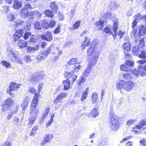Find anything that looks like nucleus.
<instances>
[{
    "mask_svg": "<svg viewBox=\"0 0 146 146\" xmlns=\"http://www.w3.org/2000/svg\"><path fill=\"white\" fill-rule=\"evenodd\" d=\"M110 125L111 129L113 131H117L119 127L120 118L112 111L110 112Z\"/></svg>",
    "mask_w": 146,
    "mask_h": 146,
    "instance_id": "nucleus-1",
    "label": "nucleus"
},
{
    "mask_svg": "<svg viewBox=\"0 0 146 146\" xmlns=\"http://www.w3.org/2000/svg\"><path fill=\"white\" fill-rule=\"evenodd\" d=\"M38 94L35 93L33 100L31 104V107L30 109V113L31 115L36 116L39 112V110L35 108L38 103Z\"/></svg>",
    "mask_w": 146,
    "mask_h": 146,
    "instance_id": "nucleus-2",
    "label": "nucleus"
},
{
    "mask_svg": "<svg viewBox=\"0 0 146 146\" xmlns=\"http://www.w3.org/2000/svg\"><path fill=\"white\" fill-rule=\"evenodd\" d=\"M20 85V84H17L15 82H11L9 86V88L7 90V93L9 94L11 96L13 97L14 95L12 91L17 90L19 88Z\"/></svg>",
    "mask_w": 146,
    "mask_h": 146,
    "instance_id": "nucleus-3",
    "label": "nucleus"
},
{
    "mask_svg": "<svg viewBox=\"0 0 146 146\" xmlns=\"http://www.w3.org/2000/svg\"><path fill=\"white\" fill-rule=\"evenodd\" d=\"M118 29L117 23L115 21L114 22V26L113 28V31L114 34H113L111 29L109 27H106L104 29V31L106 33H108L110 35H112L113 36L114 39H115L116 37L117 31Z\"/></svg>",
    "mask_w": 146,
    "mask_h": 146,
    "instance_id": "nucleus-4",
    "label": "nucleus"
},
{
    "mask_svg": "<svg viewBox=\"0 0 146 146\" xmlns=\"http://www.w3.org/2000/svg\"><path fill=\"white\" fill-rule=\"evenodd\" d=\"M44 76L41 72L36 73L34 75L31 76L29 78L30 82L35 85L37 83L40 78Z\"/></svg>",
    "mask_w": 146,
    "mask_h": 146,
    "instance_id": "nucleus-5",
    "label": "nucleus"
},
{
    "mask_svg": "<svg viewBox=\"0 0 146 146\" xmlns=\"http://www.w3.org/2000/svg\"><path fill=\"white\" fill-rule=\"evenodd\" d=\"M14 102L13 100L10 98H9L5 100V103L2 106V111H5L9 110Z\"/></svg>",
    "mask_w": 146,
    "mask_h": 146,
    "instance_id": "nucleus-6",
    "label": "nucleus"
},
{
    "mask_svg": "<svg viewBox=\"0 0 146 146\" xmlns=\"http://www.w3.org/2000/svg\"><path fill=\"white\" fill-rule=\"evenodd\" d=\"M99 56L100 54L98 52H95V53H93L92 58L89 62L88 64L93 67L96 64Z\"/></svg>",
    "mask_w": 146,
    "mask_h": 146,
    "instance_id": "nucleus-7",
    "label": "nucleus"
},
{
    "mask_svg": "<svg viewBox=\"0 0 146 146\" xmlns=\"http://www.w3.org/2000/svg\"><path fill=\"white\" fill-rule=\"evenodd\" d=\"M135 83L131 81L126 82L125 81L123 90L127 92H130L135 86Z\"/></svg>",
    "mask_w": 146,
    "mask_h": 146,
    "instance_id": "nucleus-8",
    "label": "nucleus"
},
{
    "mask_svg": "<svg viewBox=\"0 0 146 146\" xmlns=\"http://www.w3.org/2000/svg\"><path fill=\"white\" fill-rule=\"evenodd\" d=\"M53 137V135L51 134H46L43 137V140L41 141V145H44L46 143L49 142Z\"/></svg>",
    "mask_w": 146,
    "mask_h": 146,
    "instance_id": "nucleus-9",
    "label": "nucleus"
},
{
    "mask_svg": "<svg viewBox=\"0 0 146 146\" xmlns=\"http://www.w3.org/2000/svg\"><path fill=\"white\" fill-rule=\"evenodd\" d=\"M48 54L47 52L44 50L40 52L39 54L36 56V59L39 61H40L42 59H45L47 56Z\"/></svg>",
    "mask_w": 146,
    "mask_h": 146,
    "instance_id": "nucleus-10",
    "label": "nucleus"
},
{
    "mask_svg": "<svg viewBox=\"0 0 146 146\" xmlns=\"http://www.w3.org/2000/svg\"><path fill=\"white\" fill-rule=\"evenodd\" d=\"M41 38L42 39L46 41H50L52 39V37L50 32L47 31L45 34L41 36Z\"/></svg>",
    "mask_w": 146,
    "mask_h": 146,
    "instance_id": "nucleus-11",
    "label": "nucleus"
},
{
    "mask_svg": "<svg viewBox=\"0 0 146 146\" xmlns=\"http://www.w3.org/2000/svg\"><path fill=\"white\" fill-rule=\"evenodd\" d=\"M92 67L93 66L88 64L86 68L83 72V76H88L91 72Z\"/></svg>",
    "mask_w": 146,
    "mask_h": 146,
    "instance_id": "nucleus-12",
    "label": "nucleus"
},
{
    "mask_svg": "<svg viewBox=\"0 0 146 146\" xmlns=\"http://www.w3.org/2000/svg\"><path fill=\"white\" fill-rule=\"evenodd\" d=\"M98 52L95 48V46H91L88 49L87 52V55L88 56H90L92 55H93V53L95 52Z\"/></svg>",
    "mask_w": 146,
    "mask_h": 146,
    "instance_id": "nucleus-13",
    "label": "nucleus"
},
{
    "mask_svg": "<svg viewBox=\"0 0 146 146\" xmlns=\"http://www.w3.org/2000/svg\"><path fill=\"white\" fill-rule=\"evenodd\" d=\"M9 59L10 61H12L14 62H17L19 64H23L22 60L17 55L14 58H12L11 56H9Z\"/></svg>",
    "mask_w": 146,
    "mask_h": 146,
    "instance_id": "nucleus-14",
    "label": "nucleus"
},
{
    "mask_svg": "<svg viewBox=\"0 0 146 146\" xmlns=\"http://www.w3.org/2000/svg\"><path fill=\"white\" fill-rule=\"evenodd\" d=\"M66 95V94L65 93H61L54 100V103L55 104H56L60 102L63 98L65 97Z\"/></svg>",
    "mask_w": 146,
    "mask_h": 146,
    "instance_id": "nucleus-15",
    "label": "nucleus"
},
{
    "mask_svg": "<svg viewBox=\"0 0 146 146\" xmlns=\"http://www.w3.org/2000/svg\"><path fill=\"white\" fill-rule=\"evenodd\" d=\"M137 129H140L144 127L143 128L146 127V119H143L140 121L136 126Z\"/></svg>",
    "mask_w": 146,
    "mask_h": 146,
    "instance_id": "nucleus-16",
    "label": "nucleus"
},
{
    "mask_svg": "<svg viewBox=\"0 0 146 146\" xmlns=\"http://www.w3.org/2000/svg\"><path fill=\"white\" fill-rule=\"evenodd\" d=\"M89 89V87H88L86 88L85 91L82 92L81 98V102H84L88 94Z\"/></svg>",
    "mask_w": 146,
    "mask_h": 146,
    "instance_id": "nucleus-17",
    "label": "nucleus"
},
{
    "mask_svg": "<svg viewBox=\"0 0 146 146\" xmlns=\"http://www.w3.org/2000/svg\"><path fill=\"white\" fill-rule=\"evenodd\" d=\"M90 38L88 37H85V40L83 42L82 44V47H83L82 49L83 50L85 49V47L88 46L90 44Z\"/></svg>",
    "mask_w": 146,
    "mask_h": 146,
    "instance_id": "nucleus-18",
    "label": "nucleus"
},
{
    "mask_svg": "<svg viewBox=\"0 0 146 146\" xmlns=\"http://www.w3.org/2000/svg\"><path fill=\"white\" fill-rule=\"evenodd\" d=\"M29 101V99L28 97H26L24 99L23 102L21 105V107L23 111H24L28 106V102Z\"/></svg>",
    "mask_w": 146,
    "mask_h": 146,
    "instance_id": "nucleus-19",
    "label": "nucleus"
},
{
    "mask_svg": "<svg viewBox=\"0 0 146 146\" xmlns=\"http://www.w3.org/2000/svg\"><path fill=\"white\" fill-rule=\"evenodd\" d=\"M27 44V42L22 39L20 40L18 43V45L20 48L26 47Z\"/></svg>",
    "mask_w": 146,
    "mask_h": 146,
    "instance_id": "nucleus-20",
    "label": "nucleus"
},
{
    "mask_svg": "<svg viewBox=\"0 0 146 146\" xmlns=\"http://www.w3.org/2000/svg\"><path fill=\"white\" fill-rule=\"evenodd\" d=\"M119 7L118 3L116 1H112L109 5V7L111 10H114Z\"/></svg>",
    "mask_w": 146,
    "mask_h": 146,
    "instance_id": "nucleus-21",
    "label": "nucleus"
},
{
    "mask_svg": "<svg viewBox=\"0 0 146 146\" xmlns=\"http://www.w3.org/2000/svg\"><path fill=\"white\" fill-rule=\"evenodd\" d=\"M13 6L14 9H19L21 7V3L17 0H15L13 3Z\"/></svg>",
    "mask_w": 146,
    "mask_h": 146,
    "instance_id": "nucleus-22",
    "label": "nucleus"
},
{
    "mask_svg": "<svg viewBox=\"0 0 146 146\" xmlns=\"http://www.w3.org/2000/svg\"><path fill=\"white\" fill-rule=\"evenodd\" d=\"M28 10L25 8H22L20 11V14L23 18H25L27 16Z\"/></svg>",
    "mask_w": 146,
    "mask_h": 146,
    "instance_id": "nucleus-23",
    "label": "nucleus"
},
{
    "mask_svg": "<svg viewBox=\"0 0 146 146\" xmlns=\"http://www.w3.org/2000/svg\"><path fill=\"white\" fill-rule=\"evenodd\" d=\"M70 82L69 80H65L63 81L62 83L64 86V90H67L70 88Z\"/></svg>",
    "mask_w": 146,
    "mask_h": 146,
    "instance_id": "nucleus-24",
    "label": "nucleus"
},
{
    "mask_svg": "<svg viewBox=\"0 0 146 146\" xmlns=\"http://www.w3.org/2000/svg\"><path fill=\"white\" fill-rule=\"evenodd\" d=\"M38 46L36 47L28 46L27 48V51L29 53L32 54L38 49Z\"/></svg>",
    "mask_w": 146,
    "mask_h": 146,
    "instance_id": "nucleus-25",
    "label": "nucleus"
},
{
    "mask_svg": "<svg viewBox=\"0 0 146 146\" xmlns=\"http://www.w3.org/2000/svg\"><path fill=\"white\" fill-rule=\"evenodd\" d=\"M138 68L139 76H144L146 75V71L144 70V69L143 68L142 66H139Z\"/></svg>",
    "mask_w": 146,
    "mask_h": 146,
    "instance_id": "nucleus-26",
    "label": "nucleus"
},
{
    "mask_svg": "<svg viewBox=\"0 0 146 146\" xmlns=\"http://www.w3.org/2000/svg\"><path fill=\"white\" fill-rule=\"evenodd\" d=\"M123 48L125 50L128 51L131 49V44L129 42L124 43L123 45Z\"/></svg>",
    "mask_w": 146,
    "mask_h": 146,
    "instance_id": "nucleus-27",
    "label": "nucleus"
},
{
    "mask_svg": "<svg viewBox=\"0 0 146 146\" xmlns=\"http://www.w3.org/2000/svg\"><path fill=\"white\" fill-rule=\"evenodd\" d=\"M50 110V109L48 107H47L46 108V110L40 119V123H41L43 122L44 120L46 118V116L48 113L49 111Z\"/></svg>",
    "mask_w": 146,
    "mask_h": 146,
    "instance_id": "nucleus-28",
    "label": "nucleus"
},
{
    "mask_svg": "<svg viewBox=\"0 0 146 146\" xmlns=\"http://www.w3.org/2000/svg\"><path fill=\"white\" fill-rule=\"evenodd\" d=\"M125 83V81L124 80H120L116 84V87L119 89H121L122 88L123 89L124 84Z\"/></svg>",
    "mask_w": 146,
    "mask_h": 146,
    "instance_id": "nucleus-29",
    "label": "nucleus"
},
{
    "mask_svg": "<svg viewBox=\"0 0 146 146\" xmlns=\"http://www.w3.org/2000/svg\"><path fill=\"white\" fill-rule=\"evenodd\" d=\"M50 7L52 10L54 12H55L57 11L58 7L56 4L54 2H52L50 3Z\"/></svg>",
    "mask_w": 146,
    "mask_h": 146,
    "instance_id": "nucleus-30",
    "label": "nucleus"
},
{
    "mask_svg": "<svg viewBox=\"0 0 146 146\" xmlns=\"http://www.w3.org/2000/svg\"><path fill=\"white\" fill-rule=\"evenodd\" d=\"M78 59L77 58H71L69 61L66 64V65L67 66L69 65H72L76 64L77 62Z\"/></svg>",
    "mask_w": 146,
    "mask_h": 146,
    "instance_id": "nucleus-31",
    "label": "nucleus"
},
{
    "mask_svg": "<svg viewBox=\"0 0 146 146\" xmlns=\"http://www.w3.org/2000/svg\"><path fill=\"white\" fill-rule=\"evenodd\" d=\"M99 114V112L96 108H94L91 111V115L94 117H96Z\"/></svg>",
    "mask_w": 146,
    "mask_h": 146,
    "instance_id": "nucleus-32",
    "label": "nucleus"
},
{
    "mask_svg": "<svg viewBox=\"0 0 146 146\" xmlns=\"http://www.w3.org/2000/svg\"><path fill=\"white\" fill-rule=\"evenodd\" d=\"M139 47L138 45L134 46L133 49V53L135 55L137 56L139 53Z\"/></svg>",
    "mask_w": 146,
    "mask_h": 146,
    "instance_id": "nucleus-33",
    "label": "nucleus"
},
{
    "mask_svg": "<svg viewBox=\"0 0 146 146\" xmlns=\"http://www.w3.org/2000/svg\"><path fill=\"white\" fill-rule=\"evenodd\" d=\"M98 98V94L96 92L93 93L92 95V99L93 103H95L97 102Z\"/></svg>",
    "mask_w": 146,
    "mask_h": 146,
    "instance_id": "nucleus-34",
    "label": "nucleus"
},
{
    "mask_svg": "<svg viewBox=\"0 0 146 146\" xmlns=\"http://www.w3.org/2000/svg\"><path fill=\"white\" fill-rule=\"evenodd\" d=\"M74 74L73 71H72L70 72H65L64 73V75L66 78H70L72 77Z\"/></svg>",
    "mask_w": 146,
    "mask_h": 146,
    "instance_id": "nucleus-35",
    "label": "nucleus"
},
{
    "mask_svg": "<svg viewBox=\"0 0 146 146\" xmlns=\"http://www.w3.org/2000/svg\"><path fill=\"white\" fill-rule=\"evenodd\" d=\"M42 26L44 29H47L49 27V24L46 20H43L42 22Z\"/></svg>",
    "mask_w": 146,
    "mask_h": 146,
    "instance_id": "nucleus-36",
    "label": "nucleus"
},
{
    "mask_svg": "<svg viewBox=\"0 0 146 146\" xmlns=\"http://www.w3.org/2000/svg\"><path fill=\"white\" fill-rule=\"evenodd\" d=\"M104 22L102 21H99L97 22L96 24L98 28L100 30L103 27Z\"/></svg>",
    "mask_w": 146,
    "mask_h": 146,
    "instance_id": "nucleus-37",
    "label": "nucleus"
},
{
    "mask_svg": "<svg viewBox=\"0 0 146 146\" xmlns=\"http://www.w3.org/2000/svg\"><path fill=\"white\" fill-rule=\"evenodd\" d=\"M139 33L141 35H143L146 33V27L141 26L139 30Z\"/></svg>",
    "mask_w": 146,
    "mask_h": 146,
    "instance_id": "nucleus-38",
    "label": "nucleus"
},
{
    "mask_svg": "<svg viewBox=\"0 0 146 146\" xmlns=\"http://www.w3.org/2000/svg\"><path fill=\"white\" fill-rule=\"evenodd\" d=\"M35 29H36L40 30L41 29V26L40 23L38 21H36L34 23Z\"/></svg>",
    "mask_w": 146,
    "mask_h": 146,
    "instance_id": "nucleus-39",
    "label": "nucleus"
},
{
    "mask_svg": "<svg viewBox=\"0 0 146 146\" xmlns=\"http://www.w3.org/2000/svg\"><path fill=\"white\" fill-rule=\"evenodd\" d=\"M8 20L9 21H12L15 18V15L13 13L8 14L7 16Z\"/></svg>",
    "mask_w": 146,
    "mask_h": 146,
    "instance_id": "nucleus-40",
    "label": "nucleus"
},
{
    "mask_svg": "<svg viewBox=\"0 0 146 146\" xmlns=\"http://www.w3.org/2000/svg\"><path fill=\"white\" fill-rule=\"evenodd\" d=\"M44 13L46 15L50 17H52L53 16L52 12L48 9L45 10L44 11Z\"/></svg>",
    "mask_w": 146,
    "mask_h": 146,
    "instance_id": "nucleus-41",
    "label": "nucleus"
},
{
    "mask_svg": "<svg viewBox=\"0 0 146 146\" xmlns=\"http://www.w3.org/2000/svg\"><path fill=\"white\" fill-rule=\"evenodd\" d=\"M123 77L124 79L126 80L131 79L132 78V77L131 74L127 73L124 74L123 75Z\"/></svg>",
    "mask_w": 146,
    "mask_h": 146,
    "instance_id": "nucleus-42",
    "label": "nucleus"
},
{
    "mask_svg": "<svg viewBox=\"0 0 146 146\" xmlns=\"http://www.w3.org/2000/svg\"><path fill=\"white\" fill-rule=\"evenodd\" d=\"M36 116H35L31 115V116L29 119V125H32L36 120Z\"/></svg>",
    "mask_w": 146,
    "mask_h": 146,
    "instance_id": "nucleus-43",
    "label": "nucleus"
},
{
    "mask_svg": "<svg viewBox=\"0 0 146 146\" xmlns=\"http://www.w3.org/2000/svg\"><path fill=\"white\" fill-rule=\"evenodd\" d=\"M120 68L121 70L123 71H128L130 70V68L125 65H121Z\"/></svg>",
    "mask_w": 146,
    "mask_h": 146,
    "instance_id": "nucleus-44",
    "label": "nucleus"
},
{
    "mask_svg": "<svg viewBox=\"0 0 146 146\" xmlns=\"http://www.w3.org/2000/svg\"><path fill=\"white\" fill-rule=\"evenodd\" d=\"M36 36L34 35L32 36L30 39L28 40L29 42L34 43H35L37 40L36 38Z\"/></svg>",
    "mask_w": 146,
    "mask_h": 146,
    "instance_id": "nucleus-45",
    "label": "nucleus"
},
{
    "mask_svg": "<svg viewBox=\"0 0 146 146\" xmlns=\"http://www.w3.org/2000/svg\"><path fill=\"white\" fill-rule=\"evenodd\" d=\"M1 63L2 65L5 66L6 68H8L11 66L9 62H7L5 60L2 61Z\"/></svg>",
    "mask_w": 146,
    "mask_h": 146,
    "instance_id": "nucleus-46",
    "label": "nucleus"
},
{
    "mask_svg": "<svg viewBox=\"0 0 146 146\" xmlns=\"http://www.w3.org/2000/svg\"><path fill=\"white\" fill-rule=\"evenodd\" d=\"M125 63L127 65L131 67L133 66L134 64V63L133 62L129 60L126 61H125Z\"/></svg>",
    "mask_w": 146,
    "mask_h": 146,
    "instance_id": "nucleus-47",
    "label": "nucleus"
},
{
    "mask_svg": "<svg viewBox=\"0 0 146 146\" xmlns=\"http://www.w3.org/2000/svg\"><path fill=\"white\" fill-rule=\"evenodd\" d=\"M80 23V21H76L73 25V29L74 30L77 29L79 27Z\"/></svg>",
    "mask_w": 146,
    "mask_h": 146,
    "instance_id": "nucleus-48",
    "label": "nucleus"
},
{
    "mask_svg": "<svg viewBox=\"0 0 146 146\" xmlns=\"http://www.w3.org/2000/svg\"><path fill=\"white\" fill-rule=\"evenodd\" d=\"M55 50H57L58 52V54L57 56H55V57L56 58V59L57 58H58L60 56L62 53V50H60L58 47H56L55 48Z\"/></svg>",
    "mask_w": 146,
    "mask_h": 146,
    "instance_id": "nucleus-49",
    "label": "nucleus"
},
{
    "mask_svg": "<svg viewBox=\"0 0 146 146\" xmlns=\"http://www.w3.org/2000/svg\"><path fill=\"white\" fill-rule=\"evenodd\" d=\"M142 18V17L140 15L139 13L137 14L134 16V18L135 20H136L138 21H139Z\"/></svg>",
    "mask_w": 146,
    "mask_h": 146,
    "instance_id": "nucleus-50",
    "label": "nucleus"
},
{
    "mask_svg": "<svg viewBox=\"0 0 146 146\" xmlns=\"http://www.w3.org/2000/svg\"><path fill=\"white\" fill-rule=\"evenodd\" d=\"M139 57L142 58H146V52L144 51H142L141 53L139 55Z\"/></svg>",
    "mask_w": 146,
    "mask_h": 146,
    "instance_id": "nucleus-51",
    "label": "nucleus"
},
{
    "mask_svg": "<svg viewBox=\"0 0 146 146\" xmlns=\"http://www.w3.org/2000/svg\"><path fill=\"white\" fill-rule=\"evenodd\" d=\"M135 121V120L131 119L128 120L127 122V123L128 125L130 126L132 124H134Z\"/></svg>",
    "mask_w": 146,
    "mask_h": 146,
    "instance_id": "nucleus-52",
    "label": "nucleus"
},
{
    "mask_svg": "<svg viewBox=\"0 0 146 146\" xmlns=\"http://www.w3.org/2000/svg\"><path fill=\"white\" fill-rule=\"evenodd\" d=\"M21 36H21V35H18L17 34L15 33L13 37V39L14 40V42L16 41L18 39H19Z\"/></svg>",
    "mask_w": 146,
    "mask_h": 146,
    "instance_id": "nucleus-53",
    "label": "nucleus"
},
{
    "mask_svg": "<svg viewBox=\"0 0 146 146\" xmlns=\"http://www.w3.org/2000/svg\"><path fill=\"white\" fill-rule=\"evenodd\" d=\"M140 143L141 146H146V139L145 138L142 139L140 141Z\"/></svg>",
    "mask_w": 146,
    "mask_h": 146,
    "instance_id": "nucleus-54",
    "label": "nucleus"
},
{
    "mask_svg": "<svg viewBox=\"0 0 146 146\" xmlns=\"http://www.w3.org/2000/svg\"><path fill=\"white\" fill-rule=\"evenodd\" d=\"M34 14V11H31L28 12L27 15L30 19H32L33 18Z\"/></svg>",
    "mask_w": 146,
    "mask_h": 146,
    "instance_id": "nucleus-55",
    "label": "nucleus"
},
{
    "mask_svg": "<svg viewBox=\"0 0 146 146\" xmlns=\"http://www.w3.org/2000/svg\"><path fill=\"white\" fill-rule=\"evenodd\" d=\"M2 8L3 12L5 13H7L10 9L9 7L6 5L3 6Z\"/></svg>",
    "mask_w": 146,
    "mask_h": 146,
    "instance_id": "nucleus-56",
    "label": "nucleus"
},
{
    "mask_svg": "<svg viewBox=\"0 0 146 146\" xmlns=\"http://www.w3.org/2000/svg\"><path fill=\"white\" fill-rule=\"evenodd\" d=\"M24 33V30L22 29H20L18 30H17L16 32L15 33L17 34L18 35H20L22 36V34Z\"/></svg>",
    "mask_w": 146,
    "mask_h": 146,
    "instance_id": "nucleus-57",
    "label": "nucleus"
},
{
    "mask_svg": "<svg viewBox=\"0 0 146 146\" xmlns=\"http://www.w3.org/2000/svg\"><path fill=\"white\" fill-rule=\"evenodd\" d=\"M25 23V22L22 20L19 19L17 20L15 22L16 25H23Z\"/></svg>",
    "mask_w": 146,
    "mask_h": 146,
    "instance_id": "nucleus-58",
    "label": "nucleus"
},
{
    "mask_svg": "<svg viewBox=\"0 0 146 146\" xmlns=\"http://www.w3.org/2000/svg\"><path fill=\"white\" fill-rule=\"evenodd\" d=\"M55 47H54L53 46L51 45L46 50H45L47 52L48 54L50 52L52 49H54L55 50Z\"/></svg>",
    "mask_w": 146,
    "mask_h": 146,
    "instance_id": "nucleus-59",
    "label": "nucleus"
},
{
    "mask_svg": "<svg viewBox=\"0 0 146 146\" xmlns=\"http://www.w3.org/2000/svg\"><path fill=\"white\" fill-rule=\"evenodd\" d=\"M31 35L30 33H26L25 34L24 38L26 40L29 38V37Z\"/></svg>",
    "mask_w": 146,
    "mask_h": 146,
    "instance_id": "nucleus-60",
    "label": "nucleus"
},
{
    "mask_svg": "<svg viewBox=\"0 0 146 146\" xmlns=\"http://www.w3.org/2000/svg\"><path fill=\"white\" fill-rule=\"evenodd\" d=\"M137 62L140 64H143L146 63V60L143 59L137 61Z\"/></svg>",
    "mask_w": 146,
    "mask_h": 146,
    "instance_id": "nucleus-61",
    "label": "nucleus"
},
{
    "mask_svg": "<svg viewBox=\"0 0 146 146\" xmlns=\"http://www.w3.org/2000/svg\"><path fill=\"white\" fill-rule=\"evenodd\" d=\"M77 77V76L75 74H74L72 77V80H71L72 82L73 83L76 80Z\"/></svg>",
    "mask_w": 146,
    "mask_h": 146,
    "instance_id": "nucleus-62",
    "label": "nucleus"
},
{
    "mask_svg": "<svg viewBox=\"0 0 146 146\" xmlns=\"http://www.w3.org/2000/svg\"><path fill=\"white\" fill-rule=\"evenodd\" d=\"M24 59L27 62H28L31 61V58L30 56L29 55L25 56Z\"/></svg>",
    "mask_w": 146,
    "mask_h": 146,
    "instance_id": "nucleus-63",
    "label": "nucleus"
},
{
    "mask_svg": "<svg viewBox=\"0 0 146 146\" xmlns=\"http://www.w3.org/2000/svg\"><path fill=\"white\" fill-rule=\"evenodd\" d=\"M2 146H12L11 143L9 141L5 142Z\"/></svg>",
    "mask_w": 146,
    "mask_h": 146,
    "instance_id": "nucleus-64",
    "label": "nucleus"
}]
</instances>
